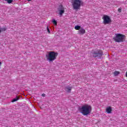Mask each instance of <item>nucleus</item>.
Returning a JSON list of instances; mask_svg holds the SVG:
<instances>
[{"label":"nucleus","instance_id":"nucleus-1","mask_svg":"<svg viewBox=\"0 0 127 127\" xmlns=\"http://www.w3.org/2000/svg\"><path fill=\"white\" fill-rule=\"evenodd\" d=\"M78 110L83 116H88L92 112V107L88 104H85L82 106H79Z\"/></svg>","mask_w":127,"mask_h":127},{"label":"nucleus","instance_id":"nucleus-2","mask_svg":"<svg viewBox=\"0 0 127 127\" xmlns=\"http://www.w3.org/2000/svg\"><path fill=\"white\" fill-rule=\"evenodd\" d=\"M58 56V53L53 51L48 52V54L46 55V58L49 62H53L54 60H56Z\"/></svg>","mask_w":127,"mask_h":127},{"label":"nucleus","instance_id":"nucleus-3","mask_svg":"<svg viewBox=\"0 0 127 127\" xmlns=\"http://www.w3.org/2000/svg\"><path fill=\"white\" fill-rule=\"evenodd\" d=\"M72 0V6L73 9L75 10H78V9H80V7H81V5H83L84 4V2L82 1L81 0Z\"/></svg>","mask_w":127,"mask_h":127},{"label":"nucleus","instance_id":"nucleus-4","mask_svg":"<svg viewBox=\"0 0 127 127\" xmlns=\"http://www.w3.org/2000/svg\"><path fill=\"white\" fill-rule=\"evenodd\" d=\"M113 39L115 41V42H124L126 40V35L122 34H116Z\"/></svg>","mask_w":127,"mask_h":127},{"label":"nucleus","instance_id":"nucleus-5","mask_svg":"<svg viewBox=\"0 0 127 127\" xmlns=\"http://www.w3.org/2000/svg\"><path fill=\"white\" fill-rule=\"evenodd\" d=\"M92 54L93 55V57L94 58H98V59H101L102 56L104 55L103 51L101 50L92 51Z\"/></svg>","mask_w":127,"mask_h":127},{"label":"nucleus","instance_id":"nucleus-6","mask_svg":"<svg viewBox=\"0 0 127 127\" xmlns=\"http://www.w3.org/2000/svg\"><path fill=\"white\" fill-rule=\"evenodd\" d=\"M102 19H103V23L105 25L106 24H110L111 22H112V20L111 19V17L107 15H104Z\"/></svg>","mask_w":127,"mask_h":127},{"label":"nucleus","instance_id":"nucleus-7","mask_svg":"<svg viewBox=\"0 0 127 127\" xmlns=\"http://www.w3.org/2000/svg\"><path fill=\"white\" fill-rule=\"evenodd\" d=\"M58 11H59V14H60L61 16L63 15V13L65 12V10L63 5H59V7L58 8Z\"/></svg>","mask_w":127,"mask_h":127},{"label":"nucleus","instance_id":"nucleus-8","mask_svg":"<svg viewBox=\"0 0 127 127\" xmlns=\"http://www.w3.org/2000/svg\"><path fill=\"white\" fill-rule=\"evenodd\" d=\"M77 32H78V34H80V35H83V34H85L86 31L84 29V28L81 27L80 29L77 31Z\"/></svg>","mask_w":127,"mask_h":127},{"label":"nucleus","instance_id":"nucleus-9","mask_svg":"<svg viewBox=\"0 0 127 127\" xmlns=\"http://www.w3.org/2000/svg\"><path fill=\"white\" fill-rule=\"evenodd\" d=\"M64 90L67 93H71V91L72 90V87L69 86H66L64 88Z\"/></svg>","mask_w":127,"mask_h":127},{"label":"nucleus","instance_id":"nucleus-10","mask_svg":"<svg viewBox=\"0 0 127 127\" xmlns=\"http://www.w3.org/2000/svg\"><path fill=\"white\" fill-rule=\"evenodd\" d=\"M20 97H21V96H16V97L14 99H13L11 101L12 103H14V102H17V101H18V100H19V99H20Z\"/></svg>","mask_w":127,"mask_h":127},{"label":"nucleus","instance_id":"nucleus-11","mask_svg":"<svg viewBox=\"0 0 127 127\" xmlns=\"http://www.w3.org/2000/svg\"><path fill=\"white\" fill-rule=\"evenodd\" d=\"M106 112L107 113V114H111L112 113V107H107L106 108Z\"/></svg>","mask_w":127,"mask_h":127},{"label":"nucleus","instance_id":"nucleus-12","mask_svg":"<svg viewBox=\"0 0 127 127\" xmlns=\"http://www.w3.org/2000/svg\"><path fill=\"white\" fill-rule=\"evenodd\" d=\"M120 74H121V72L119 71H115L113 72V75L115 76H118Z\"/></svg>","mask_w":127,"mask_h":127},{"label":"nucleus","instance_id":"nucleus-13","mask_svg":"<svg viewBox=\"0 0 127 127\" xmlns=\"http://www.w3.org/2000/svg\"><path fill=\"white\" fill-rule=\"evenodd\" d=\"M82 27H81V26L80 25H76L75 27H74V29L76 30H79L81 29Z\"/></svg>","mask_w":127,"mask_h":127},{"label":"nucleus","instance_id":"nucleus-14","mask_svg":"<svg viewBox=\"0 0 127 127\" xmlns=\"http://www.w3.org/2000/svg\"><path fill=\"white\" fill-rule=\"evenodd\" d=\"M52 22H53V23H54L55 25H57V21H56L55 19H53L52 20Z\"/></svg>","mask_w":127,"mask_h":127},{"label":"nucleus","instance_id":"nucleus-15","mask_svg":"<svg viewBox=\"0 0 127 127\" xmlns=\"http://www.w3.org/2000/svg\"><path fill=\"white\" fill-rule=\"evenodd\" d=\"M0 30H1L0 32L5 31V30H6V28H0Z\"/></svg>","mask_w":127,"mask_h":127},{"label":"nucleus","instance_id":"nucleus-16","mask_svg":"<svg viewBox=\"0 0 127 127\" xmlns=\"http://www.w3.org/2000/svg\"><path fill=\"white\" fill-rule=\"evenodd\" d=\"M6 1H7V3H11L13 0H6Z\"/></svg>","mask_w":127,"mask_h":127},{"label":"nucleus","instance_id":"nucleus-17","mask_svg":"<svg viewBox=\"0 0 127 127\" xmlns=\"http://www.w3.org/2000/svg\"><path fill=\"white\" fill-rule=\"evenodd\" d=\"M47 30L48 33H50V29H49V28L48 27H47Z\"/></svg>","mask_w":127,"mask_h":127},{"label":"nucleus","instance_id":"nucleus-18","mask_svg":"<svg viewBox=\"0 0 127 127\" xmlns=\"http://www.w3.org/2000/svg\"><path fill=\"white\" fill-rule=\"evenodd\" d=\"M118 12H122V7H120L119 8H118Z\"/></svg>","mask_w":127,"mask_h":127},{"label":"nucleus","instance_id":"nucleus-19","mask_svg":"<svg viewBox=\"0 0 127 127\" xmlns=\"http://www.w3.org/2000/svg\"><path fill=\"white\" fill-rule=\"evenodd\" d=\"M42 97H45V94H44V93L42 94Z\"/></svg>","mask_w":127,"mask_h":127},{"label":"nucleus","instance_id":"nucleus-20","mask_svg":"<svg viewBox=\"0 0 127 127\" xmlns=\"http://www.w3.org/2000/svg\"><path fill=\"white\" fill-rule=\"evenodd\" d=\"M1 62H0V67L1 66Z\"/></svg>","mask_w":127,"mask_h":127},{"label":"nucleus","instance_id":"nucleus-21","mask_svg":"<svg viewBox=\"0 0 127 127\" xmlns=\"http://www.w3.org/2000/svg\"><path fill=\"white\" fill-rule=\"evenodd\" d=\"M126 77L127 78V71L126 73Z\"/></svg>","mask_w":127,"mask_h":127},{"label":"nucleus","instance_id":"nucleus-22","mask_svg":"<svg viewBox=\"0 0 127 127\" xmlns=\"http://www.w3.org/2000/svg\"><path fill=\"white\" fill-rule=\"evenodd\" d=\"M28 1H31V0H27Z\"/></svg>","mask_w":127,"mask_h":127},{"label":"nucleus","instance_id":"nucleus-23","mask_svg":"<svg viewBox=\"0 0 127 127\" xmlns=\"http://www.w3.org/2000/svg\"><path fill=\"white\" fill-rule=\"evenodd\" d=\"M4 0L6 1V0Z\"/></svg>","mask_w":127,"mask_h":127}]
</instances>
